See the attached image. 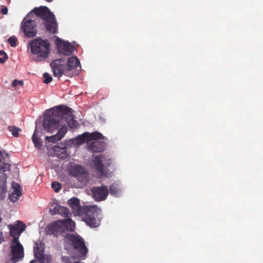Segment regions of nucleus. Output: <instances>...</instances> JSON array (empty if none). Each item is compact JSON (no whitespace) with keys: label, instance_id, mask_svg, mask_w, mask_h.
I'll use <instances>...</instances> for the list:
<instances>
[{"label":"nucleus","instance_id":"nucleus-1","mask_svg":"<svg viewBox=\"0 0 263 263\" xmlns=\"http://www.w3.org/2000/svg\"><path fill=\"white\" fill-rule=\"evenodd\" d=\"M65 119L70 128H76L78 122L73 119L70 108L59 106L55 109H51L45 113L43 126L48 132L52 133L60 126V122Z\"/></svg>","mask_w":263,"mask_h":263},{"label":"nucleus","instance_id":"nucleus-2","mask_svg":"<svg viewBox=\"0 0 263 263\" xmlns=\"http://www.w3.org/2000/svg\"><path fill=\"white\" fill-rule=\"evenodd\" d=\"M31 52L34 55L36 62L44 61L49 56L50 44L47 40L38 37L32 40L30 43Z\"/></svg>","mask_w":263,"mask_h":263},{"label":"nucleus","instance_id":"nucleus-3","mask_svg":"<svg viewBox=\"0 0 263 263\" xmlns=\"http://www.w3.org/2000/svg\"><path fill=\"white\" fill-rule=\"evenodd\" d=\"M35 14L44 21L46 31L52 34L58 32V25L54 14L46 6H41L34 8Z\"/></svg>","mask_w":263,"mask_h":263},{"label":"nucleus","instance_id":"nucleus-4","mask_svg":"<svg viewBox=\"0 0 263 263\" xmlns=\"http://www.w3.org/2000/svg\"><path fill=\"white\" fill-rule=\"evenodd\" d=\"M75 230V222L70 218L54 221L46 228V233L58 237L66 231L73 232Z\"/></svg>","mask_w":263,"mask_h":263},{"label":"nucleus","instance_id":"nucleus-5","mask_svg":"<svg viewBox=\"0 0 263 263\" xmlns=\"http://www.w3.org/2000/svg\"><path fill=\"white\" fill-rule=\"evenodd\" d=\"M103 135L97 132L92 133H85L81 135H79L76 139V143L78 144H82L85 142H88L92 140L89 146V148L93 152H101L104 148V143L102 141H97L98 139H102Z\"/></svg>","mask_w":263,"mask_h":263},{"label":"nucleus","instance_id":"nucleus-6","mask_svg":"<svg viewBox=\"0 0 263 263\" xmlns=\"http://www.w3.org/2000/svg\"><path fill=\"white\" fill-rule=\"evenodd\" d=\"M66 242L71 246L76 251V255H71L73 258L84 259L86 257L88 249L86 248L84 239L79 235L68 234L65 237Z\"/></svg>","mask_w":263,"mask_h":263},{"label":"nucleus","instance_id":"nucleus-7","mask_svg":"<svg viewBox=\"0 0 263 263\" xmlns=\"http://www.w3.org/2000/svg\"><path fill=\"white\" fill-rule=\"evenodd\" d=\"M101 210L96 205L83 206L82 211L78 215L85 223L91 228H96L100 225L99 214Z\"/></svg>","mask_w":263,"mask_h":263},{"label":"nucleus","instance_id":"nucleus-8","mask_svg":"<svg viewBox=\"0 0 263 263\" xmlns=\"http://www.w3.org/2000/svg\"><path fill=\"white\" fill-rule=\"evenodd\" d=\"M25 17L22 22L21 29L24 34L28 37H33L36 35L37 23L35 20H27Z\"/></svg>","mask_w":263,"mask_h":263},{"label":"nucleus","instance_id":"nucleus-9","mask_svg":"<svg viewBox=\"0 0 263 263\" xmlns=\"http://www.w3.org/2000/svg\"><path fill=\"white\" fill-rule=\"evenodd\" d=\"M11 260L13 262H17L23 258L24 255L23 246L16 238L13 239L11 242Z\"/></svg>","mask_w":263,"mask_h":263},{"label":"nucleus","instance_id":"nucleus-10","mask_svg":"<svg viewBox=\"0 0 263 263\" xmlns=\"http://www.w3.org/2000/svg\"><path fill=\"white\" fill-rule=\"evenodd\" d=\"M92 162L98 173L101 176H103L106 175L104 169V165L109 166L111 163V159L107 158L105 155L100 154L94 158Z\"/></svg>","mask_w":263,"mask_h":263},{"label":"nucleus","instance_id":"nucleus-11","mask_svg":"<svg viewBox=\"0 0 263 263\" xmlns=\"http://www.w3.org/2000/svg\"><path fill=\"white\" fill-rule=\"evenodd\" d=\"M69 174L76 177L80 182L85 183L88 181L87 172L83 167L79 165H71L69 168Z\"/></svg>","mask_w":263,"mask_h":263},{"label":"nucleus","instance_id":"nucleus-12","mask_svg":"<svg viewBox=\"0 0 263 263\" xmlns=\"http://www.w3.org/2000/svg\"><path fill=\"white\" fill-rule=\"evenodd\" d=\"M53 74L55 77L60 78L63 74L68 76L69 72L62 59H57L50 63Z\"/></svg>","mask_w":263,"mask_h":263},{"label":"nucleus","instance_id":"nucleus-13","mask_svg":"<svg viewBox=\"0 0 263 263\" xmlns=\"http://www.w3.org/2000/svg\"><path fill=\"white\" fill-rule=\"evenodd\" d=\"M93 197L97 201L105 200L109 194L108 189L105 185L100 186H93L91 189Z\"/></svg>","mask_w":263,"mask_h":263},{"label":"nucleus","instance_id":"nucleus-14","mask_svg":"<svg viewBox=\"0 0 263 263\" xmlns=\"http://www.w3.org/2000/svg\"><path fill=\"white\" fill-rule=\"evenodd\" d=\"M8 228L10 230V234L13 239L18 238L21 233L25 230L26 225L22 222L17 220L15 223L9 224Z\"/></svg>","mask_w":263,"mask_h":263},{"label":"nucleus","instance_id":"nucleus-15","mask_svg":"<svg viewBox=\"0 0 263 263\" xmlns=\"http://www.w3.org/2000/svg\"><path fill=\"white\" fill-rule=\"evenodd\" d=\"M57 46L59 52L65 55H70L73 53L74 47L69 42L61 40L57 37Z\"/></svg>","mask_w":263,"mask_h":263},{"label":"nucleus","instance_id":"nucleus-16","mask_svg":"<svg viewBox=\"0 0 263 263\" xmlns=\"http://www.w3.org/2000/svg\"><path fill=\"white\" fill-rule=\"evenodd\" d=\"M67 127L66 126H63L60 128L58 133L52 136H46L45 139L50 142L55 143L62 139L67 132Z\"/></svg>","mask_w":263,"mask_h":263},{"label":"nucleus","instance_id":"nucleus-17","mask_svg":"<svg viewBox=\"0 0 263 263\" xmlns=\"http://www.w3.org/2000/svg\"><path fill=\"white\" fill-rule=\"evenodd\" d=\"M68 204L71 208L75 215L78 216L83 208V206L80 205V200L76 197L71 198L68 200Z\"/></svg>","mask_w":263,"mask_h":263},{"label":"nucleus","instance_id":"nucleus-18","mask_svg":"<svg viewBox=\"0 0 263 263\" xmlns=\"http://www.w3.org/2000/svg\"><path fill=\"white\" fill-rule=\"evenodd\" d=\"M13 191L9 195V199L13 202L16 201L22 195V187L16 183H12Z\"/></svg>","mask_w":263,"mask_h":263},{"label":"nucleus","instance_id":"nucleus-19","mask_svg":"<svg viewBox=\"0 0 263 263\" xmlns=\"http://www.w3.org/2000/svg\"><path fill=\"white\" fill-rule=\"evenodd\" d=\"M66 67L68 72L75 69L78 67H80V63L78 59L76 57H71L68 58L66 63Z\"/></svg>","mask_w":263,"mask_h":263},{"label":"nucleus","instance_id":"nucleus-20","mask_svg":"<svg viewBox=\"0 0 263 263\" xmlns=\"http://www.w3.org/2000/svg\"><path fill=\"white\" fill-rule=\"evenodd\" d=\"M108 191L111 195L117 197L121 194V190L118 184L114 183L110 185Z\"/></svg>","mask_w":263,"mask_h":263},{"label":"nucleus","instance_id":"nucleus-21","mask_svg":"<svg viewBox=\"0 0 263 263\" xmlns=\"http://www.w3.org/2000/svg\"><path fill=\"white\" fill-rule=\"evenodd\" d=\"M10 166L9 164L5 162V158L2 152L0 151V173L9 170Z\"/></svg>","mask_w":263,"mask_h":263},{"label":"nucleus","instance_id":"nucleus-22","mask_svg":"<svg viewBox=\"0 0 263 263\" xmlns=\"http://www.w3.org/2000/svg\"><path fill=\"white\" fill-rule=\"evenodd\" d=\"M58 209H59V210H58V214H60L61 216H62L65 218H68L69 217L70 213H69L68 209H67L65 207L62 206L60 205H59Z\"/></svg>","mask_w":263,"mask_h":263},{"label":"nucleus","instance_id":"nucleus-23","mask_svg":"<svg viewBox=\"0 0 263 263\" xmlns=\"http://www.w3.org/2000/svg\"><path fill=\"white\" fill-rule=\"evenodd\" d=\"M44 250L43 249L39 246H36L34 248V257L38 259L39 258H42L44 256Z\"/></svg>","mask_w":263,"mask_h":263},{"label":"nucleus","instance_id":"nucleus-24","mask_svg":"<svg viewBox=\"0 0 263 263\" xmlns=\"http://www.w3.org/2000/svg\"><path fill=\"white\" fill-rule=\"evenodd\" d=\"M36 130L35 129L32 136V139L35 147L37 149H40L42 147V144L41 142L40 139L36 136Z\"/></svg>","mask_w":263,"mask_h":263},{"label":"nucleus","instance_id":"nucleus-25","mask_svg":"<svg viewBox=\"0 0 263 263\" xmlns=\"http://www.w3.org/2000/svg\"><path fill=\"white\" fill-rule=\"evenodd\" d=\"M9 131L12 133L14 137H17L18 136V133L21 131V129L14 126H9L8 127Z\"/></svg>","mask_w":263,"mask_h":263},{"label":"nucleus","instance_id":"nucleus-26","mask_svg":"<svg viewBox=\"0 0 263 263\" xmlns=\"http://www.w3.org/2000/svg\"><path fill=\"white\" fill-rule=\"evenodd\" d=\"M7 192V186L0 185V201L5 199Z\"/></svg>","mask_w":263,"mask_h":263},{"label":"nucleus","instance_id":"nucleus-27","mask_svg":"<svg viewBox=\"0 0 263 263\" xmlns=\"http://www.w3.org/2000/svg\"><path fill=\"white\" fill-rule=\"evenodd\" d=\"M51 187L55 192H58L62 189V185L58 182L54 181L51 183Z\"/></svg>","mask_w":263,"mask_h":263},{"label":"nucleus","instance_id":"nucleus-28","mask_svg":"<svg viewBox=\"0 0 263 263\" xmlns=\"http://www.w3.org/2000/svg\"><path fill=\"white\" fill-rule=\"evenodd\" d=\"M8 42L11 47H14L17 46V39L14 36L10 37L8 40Z\"/></svg>","mask_w":263,"mask_h":263},{"label":"nucleus","instance_id":"nucleus-29","mask_svg":"<svg viewBox=\"0 0 263 263\" xmlns=\"http://www.w3.org/2000/svg\"><path fill=\"white\" fill-rule=\"evenodd\" d=\"M7 176L5 174H2L0 176V185H4L5 186H6V182H7Z\"/></svg>","mask_w":263,"mask_h":263},{"label":"nucleus","instance_id":"nucleus-30","mask_svg":"<svg viewBox=\"0 0 263 263\" xmlns=\"http://www.w3.org/2000/svg\"><path fill=\"white\" fill-rule=\"evenodd\" d=\"M43 77L44 78V82L46 84L50 83L52 80V77L47 73H44Z\"/></svg>","mask_w":263,"mask_h":263},{"label":"nucleus","instance_id":"nucleus-31","mask_svg":"<svg viewBox=\"0 0 263 263\" xmlns=\"http://www.w3.org/2000/svg\"><path fill=\"white\" fill-rule=\"evenodd\" d=\"M0 55L3 56V58H0V63H3L8 59L7 54L4 51L0 50Z\"/></svg>","mask_w":263,"mask_h":263},{"label":"nucleus","instance_id":"nucleus-32","mask_svg":"<svg viewBox=\"0 0 263 263\" xmlns=\"http://www.w3.org/2000/svg\"><path fill=\"white\" fill-rule=\"evenodd\" d=\"M66 148V145L65 144H62L61 145V146L60 147L59 145H55L54 146H53V147H52V149L54 152H59V149H65Z\"/></svg>","mask_w":263,"mask_h":263},{"label":"nucleus","instance_id":"nucleus-33","mask_svg":"<svg viewBox=\"0 0 263 263\" xmlns=\"http://www.w3.org/2000/svg\"><path fill=\"white\" fill-rule=\"evenodd\" d=\"M23 84L24 83L21 80H14L12 83V85L13 87H16L18 85H20L22 86Z\"/></svg>","mask_w":263,"mask_h":263},{"label":"nucleus","instance_id":"nucleus-34","mask_svg":"<svg viewBox=\"0 0 263 263\" xmlns=\"http://www.w3.org/2000/svg\"><path fill=\"white\" fill-rule=\"evenodd\" d=\"M58 208H59V205H56L53 209H50L49 212L51 214V215H55V214H58V210H59Z\"/></svg>","mask_w":263,"mask_h":263},{"label":"nucleus","instance_id":"nucleus-35","mask_svg":"<svg viewBox=\"0 0 263 263\" xmlns=\"http://www.w3.org/2000/svg\"><path fill=\"white\" fill-rule=\"evenodd\" d=\"M39 260L40 263H49V259L44 255L41 258H39Z\"/></svg>","mask_w":263,"mask_h":263},{"label":"nucleus","instance_id":"nucleus-36","mask_svg":"<svg viewBox=\"0 0 263 263\" xmlns=\"http://www.w3.org/2000/svg\"><path fill=\"white\" fill-rule=\"evenodd\" d=\"M1 12L3 14H7L8 13V8L4 6L2 8Z\"/></svg>","mask_w":263,"mask_h":263},{"label":"nucleus","instance_id":"nucleus-37","mask_svg":"<svg viewBox=\"0 0 263 263\" xmlns=\"http://www.w3.org/2000/svg\"><path fill=\"white\" fill-rule=\"evenodd\" d=\"M62 259L63 261H68V260L69 259V258L68 257H67V256H64V257H62Z\"/></svg>","mask_w":263,"mask_h":263},{"label":"nucleus","instance_id":"nucleus-38","mask_svg":"<svg viewBox=\"0 0 263 263\" xmlns=\"http://www.w3.org/2000/svg\"><path fill=\"white\" fill-rule=\"evenodd\" d=\"M30 263H37V262L36 260H32L30 262Z\"/></svg>","mask_w":263,"mask_h":263},{"label":"nucleus","instance_id":"nucleus-39","mask_svg":"<svg viewBox=\"0 0 263 263\" xmlns=\"http://www.w3.org/2000/svg\"><path fill=\"white\" fill-rule=\"evenodd\" d=\"M4 241V238L2 237L0 238V244Z\"/></svg>","mask_w":263,"mask_h":263},{"label":"nucleus","instance_id":"nucleus-40","mask_svg":"<svg viewBox=\"0 0 263 263\" xmlns=\"http://www.w3.org/2000/svg\"><path fill=\"white\" fill-rule=\"evenodd\" d=\"M70 263H84V262H81L80 261H74L73 262H70Z\"/></svg>","mask_w":263,"mask_h":263},{"label":"nucleus","instance_id":"nucleus-41","mask_svg":"<svg viewBox=\"0 0 263 263\" xmlns=\"http://www.w3.org/2000/svg\"><path fill=\"white\" fill-rule=\"evenodd\" d=\"M46 1H47V2H49V3H50L53 0H45Z\"/></svg>","mask_w":263,"mask_h":263}]
</instances>
